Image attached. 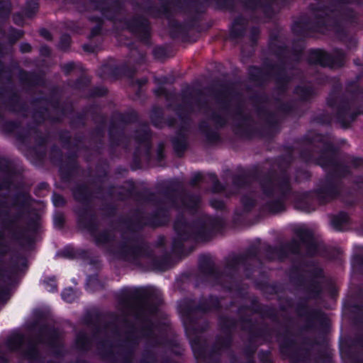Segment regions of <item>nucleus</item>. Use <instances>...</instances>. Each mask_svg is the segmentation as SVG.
I'll list each match as a JSON object with an SVG mask.
<instances>
[{"mask_svg":"<svg viewBox=\"0 0 363 363\" xmlns=\"http://www.w3.org/2000/svg\"><path fill=\"white\" fill-rule=\"evenodd\" d=\"M300 266H293L290 271V281L297 287L303 290L306 296L299 298L295 306L297 315L305 318L306 330H315L318 328L323 333H327L330 328V320L325 312L320 308H311L308 305L310 300H318L321 298L323 289L322 283L318 279L325 277L323 269L320 267H315L306 271L310 274V278L306 280L302 274Z\"/></svg>","mask_w":363,"mask_h":363,"instance_id":"f257e3e1","label":"nucleus"},{"mask_svg":"<svg viewBox=\"0 0 363 363\" xmlns=\"http://www.w3.org/2000/svg\"><path fill=\"white\" fill-rule=\"evenodd\" d=\"M274 333L276 334L277 340L279 342V347L281 354L289 359L291 363H305L308 354V349H294L296 346V340L294 335L288 326H284L282 333L271 328L268 323H262L256 330H254V325L251 321V363H255L254 354L255 347L252 345V338L257 337L266 343H272Z\"/></svg>","mask_w":363,"mask_h":363,"instance_id":"f03ea898","label":"nucleus"},{"mask_svg":"<svg viewBox=\"0 0 363 363\" xmlns=\"http://www.w3.org/2000/svg\"><path fill=\"white\" fill-rule=\"evenodd\" d=\"M295 234L300 241L295 238L281 243L279 245H266L262 247V251L264 258L270 262H284L290 255L301 256V245L303 244L306 248V255L313 257L318 252V245L314 239L313 233L308 228H298Z\"/></svg>","mask_w":363,"mask_h":363,"instance_id":"7ed1b4c3","label":"nucleus"},{"mask_svg":"<svg viewBox=\"0 0 363 363\" xmlns=\"http://www.w3.org/2000/svg\"><path fill=\"white\" fill-rule=\"evenodd\" d=\"M277 174L268 171L260 179V187L265 197L269 199L262 206V211L271 214H277L286 210V202L290 196L292 188L287 177L279 178Z\"/></svg>","mask_w":363,"mask_h":363,"instance_id":"20e7f679","label":"nucleus"},{"mask_svg":"<svg viewBox=\"0 0 363 363\" xmlns=\"http://www.w3.org/2000/svg\"><path fill=\"white\" fill-rule=\"evenodd\" d=\"M221 225V220L207 217L199 218L191 225L181 218L176 220L174 230L182 240L192 237L198 241H206L211 238L213 232Z\"/></svg>","mask_w":363,"mask_h":363,"instance_id":"39448f33","label":"nucleus"},{"mask_svg":"<svg viewBox=\"0 0 363 363\" xmlns=\"http://www.w3.org/2000/svg\"><path fill=\"white\" fill-rule=\"evenodd\" d=\"M270 79H274L276 90L279 94H284L287 91L291 78L286 72V62L279 61L278 63H274L267 60L264 61L263 68L259 69L257 75L251 72V82L257 80L260 84H263Z\"/></svg>","mask_w":363,"mask_h":363,"instance_id":"423d86ee","label":"nucleus"},{"mask_svg":"<svg viewBox=\"0 0 363 363\" xmlns=\"http://www.w3.org/2000/svg\"><path fill=\"white\" fill-rule=\"evenodd\" d=\"M296 145L303 147H315L321 145L320 156L317 159H339V147L331 142L328 135L315 131H308L294 140ZM300 159H313L310 152H303Z\"/></svg>","mask_w":363,"mask_h":363,"instance_id":"0eeeda50","label":"nucleus"},{"mask_svg":"<svg viewBox=\"0 0 363 363\" xmlns=\"http://www.w3.org/2000/svg\"><path fill=\"white\" fill-rule=\"evenodd\" d=\"M357 311L354 323L359 331L345 347L340 348L342 357L346 363H363V301L354 305Z\"/></svg>","mask_w":363,"mask_h":363,"instance_id":"6e6552de","label":"nucleus"},{"mask_svg":"<svg viewBox=\"0 0 363 363\" xmlns=\"http://www.w3.org/2000/svg\"><path fill=\"white\" fill-rule=\"evenodd\" d=\"M157 304L152 292L146 289H138L123 301V307L127 313L142 320L143 315L155 313Z\"/></svg>","mask_w":363,"mask_h":363,"instance_id":"1a4fd4ad","label":"nucleus"},{"mask_svg":"<svg viewBox=\"0 0 363 363\" xmlns=\"http://www.w3.org/2000/svg\"><path fill=\"white\" fill-rule=\"evenodd\" d=\"M347 55L341 48H335L330 53L322 48H310L307 52V62L311 65L337 69L346 63Z\"/></svg>","mask_w":363,"mask_h":363,"instance_id":"9d476101","label":"nucleus"},{"mask_svg":"<svg viewBox=\"0 0 363 363\" xmlns=\"http://www.w3.org/2000/svg\"><path fill=\"white\" fill-rule=\"evenodd\" d=\"M315 196L321 205L327 204L337 199L341 194V185L326 175L320 179L313 190Z\"/></svg>","mask_w":363,"mask_h":363,"instance_id":"9b49d317","label":"nucleus"},{"mask_svg":"<svg viewBox=\"0 0 363 363\" xmlns=\"http://www.w3.org/2000/svg\"><path fill=\"white\" fill-rule=\"evenodd\" d=\"M257 114L262 123V132L263 135L273 138L279 133L281 129L282 121L275 111L266 106H259L257 108Z\"/></svg>","mask_w":363,"mask_h":363,"instance_id":"f8f14e48","label":"nucleus"},{"mask_svg":"<svg viewBox=\"0 0 363 363\" xmlns=\"http://www.w3.org/2000/svg\"><path fill=\"white\" fill-rule=\"evenodd\" d=\"M306 163L314 162L315 164L323 168L330 167L327 172L326 176L334 181H337L342 185V179L346 178L351 174L350 167L342 162V160H303Z\"/></svg>","mask_w":363,"mask_h":363,"instance_id":"ddd939ff","label":"nucleus"},{"mask_svg":"<svg viewBox=\"0 0 363 363\" xmlns=\"http://www.w3.org/2000/svg\"><path fill=\"white\" fill-rule=\"evenodd\" d=\"M289 0H251V22L253 20V13L259 9L264 18L271 21L276 15L274 6L284 8L288 6Z\"/></svg>","mask_w":363,"mask_h":363,"instance_id":"4468645a","label":"nucleus"},{"mask_svg":"<svg viewBox=\"0 0 363 363\" xmlns=\"http://www.w3.org/2000/svg\"><path fill=\"white\" fill-rule=\"evenodd\" d=\"M119 257L130 262H135L139 259H145L150 255V252L145 246H139L132 241H128L114 252Z\"/></svg>","mask_w":363,"mask_h":363,"instance_id":"2eb2a0df","label":"nucleus"},{"mask_svg":"<svg viewBox=\"0 0 363 363\" xmlns=\"http://www.w3.org/2000/svg\"><path fill=\"white\" fill-rule=\"evenodd\" d=\"M291 30L292 33L298 37L300 41H305L306 39L311 38L316 33L312 24V19L307 16H300L294 21L291 25Z\"/></svg>","mask_w":363,"mask_h":363,"instance_id":"dca6fc26","label":"nucleus"},{"mask_svg":"<svg viewBox=\"0 0 363 363\" xmlns=\"http://www.w3.org/2000/svg\"><path fill=\"white\" fill-rule=\"evenodd\" d=\"M360 115L363 116V109L352 111L350 100L343 99L337 113V123L344 128H349Z\"/></svg>","mask_w":363,"mask_h":363,"instance_id":"f3484780","label":"nucleus"},{"mask_svg":"<svg viewBox=\"0 0 363 363\" xmlns=\"http://www.w3.org/2000/svg\"><path fill=\"white\" fill-rule=\"evenodd\" d=\"M8 346L12 350H21L29 359H34L36 356L35 344L33 342L26 340L21 335H13L8 340Z\"/></svg>","mask_w":363,"mask_h":363,"instance_id":"a211bd4d","label":"nucleus"},{"mask_svg":"<svg viewBox=\"0 0 363 363\" xmlns=\"http://www.w3.org/2000/svg\"><path fill=\"white\" fill-rule=\"evenodd\" d=\"M256 297L251 295V315L257 313L262 318H268L274 323H279L278 312L275 307L268 304H256Z\"/></svg>","mask_w":363,"mask_h":363,"instance_id":"6ab92c4d","label":"nucleus"},{"mask_svg":"<svg viewBox=\"0 0 363 363\" xmlns=\"http://www.w3.org/2000/svg\"><path fill=\"white\" fill-rule=\"evenodd\" d=\"M342 86L340 83L334 84L326 98V104L331 109L335 111V116L337 121V113L343 99L350 100L345 94L342 93Z\"/></svg>","mask_w":363,"mask_h":363,"instance_id":"aec40b11","label":"nucleus"},{"mask_svg":"<svg viewBox=\"0 0 363 363\" xmlns=\"http://www.w3.org/2000/svg\"><path fill=\"white\" fill-rule=\"evenodd\" d=\"M315 196L313 190L306 191L300 194L296 199L295 206L302 211L310 213L315 210V203L313 199Z\"/></svg>","mask_w":363,"mask_h":363,"instance_id":"412c9836","label":"nucleus"},{"mask_svg":"<svg viewBox=\"0 0 363 363\" xmlns=\"http://www.w3.org/2000/svg\"><path fill=\"white\" fill-rule=\"evenodd\" d=\"M293 92L298 97V101L306 104H311L318 95L315 89L311 85H296Z\"/></svg>","mask_w":363,"mask_h":363,"instance_id":"4be33fe9","label":"nucleus"},{"mask_svg":"<svg viewBox=\"0 0 363 363\" xmlns=\"http://www.w3.org/2000/svg\"><path fill=\"white\" fill-rule=\"evenodd\" d=\"M257 288L264 294L277 295L284 291L282 285L277 281H260L257 284Z\"/></svg>","mask_w":363,"mask_h":363,"instance_id":"5701e85b","label":"nucleus"},{"mask_svg":"<svg viewBox=\"0 0 363 363\" xmlns=\"http://www.w3.org/2000/svg\"><path fill=\"white\" fill-rule=\"evenodd\" d=\"M268 50L270 53L277 57L279 62H285L287 54L289 52V47L286 44L268 43Z\"/></svg>","mask_w":363,"mask_h":363,"instance_id":"b1692460","label":"nucleus"},{"mask_svg":"<svg viewBox=\"0 0 363 363\" xmlns=\"http://www.w3.org/2000/svg\"><path fill=\"white\" fill-rule=\"evenodd\" d=\"M349 222L348 214L345 211H340L337 214L333 216L330 223L333 229L336 231H342L343 228Z\"/></svg>","mask_w":363,"mask_h":363,"instance_id":"393cba45","label":"nucleus"},{"mask_svg":"<svg viewBox=\"0 0 363 363\" xmlns=\"http://www.w3.org/2000/svg\"><path fill=\"white\" fill-rule=\"evenodd\" d=\"M275 101L279 103L277 110L285 116L298 114L299 108L295 104L288 101H282L279 98H276Z\"/></svg>","mask_w":363,"mask_h":363,"instance_id":"a878e982","label":"nucleus"},{"mask_svg":"<svg viewBox=\"0 0 363 363\" xmlns=\"http://www.w3.org/2000/svg\"><path fill=\"white\" fill-rule=\"evenodd\" d=\"M238 319L237 322V325L240 326L242 330H248L250 328V323L248 319L249 315V308L248 307H242L239 308L238 313Z\"/></svg>","mask_w":363,"mask_h":363,"instance_id":"bb28decb","label":"nucleus"},{"mask_svg":"<svg viewBox=\"0 0 363 363\" xmlns=\"http://www.w3.org/2000/svg\"><path fill=\"white\" fill-rule=\"evenodd\" d=\"M247 259V255H239L234 256L227 261L226 268L228 269H237L240 266L246 264Z\"/></svg>","mask_w":363,"mask_h":363,"instance_id":"cd10ccee","label":"nucleus"},{"mask_svg":"<svg viewBox=\"0 0 363 363\" xmlns=\"http://www.w3.org/2000/svg\"><path fill=\"white\" fill-rule=\"evenodd\" d=\"M182 206L186 208H194L199 203L198 196H185L179 198Z\"/></svg>","mask_w":363,"mask_h":363,"instance_id":"c85d7f7f","label":"nucleus"},{"mask_svg":"<svg viewBox=\"0 0 363 363\" xmlns=\"http://www.w3.org/2000/svg\"><path fill=\"white\" fill-rule=\"evenodd\" d=\"M94 236L96 242L98 245L108 243L113 238L112 233H111L110 231H103L99 233H94Z\"/></svg>","mask_w":363,"mask_h":363,"instance_id":"c756f323","label":"nucleus"},{"mask_svg":"<svg viewBox=\"0 0 363 363\" xmlns=\"http://www.w3.org/2000/svg\"><path fill=\"white\" fill-rule=\"evenodd\" d=\"M259 363H274L270 350H260L257 353Z\"/></svg>","mask_w":363,"mask_h":363,"instance_id":"7c9ffc66","label":"nucleus"},{"mask_svg":"<svg viewBox=\"0 0 363 363\" xmlns=\"http://www.w3.org/2000/svg\"><path fill=\"white\" fill-rule=\"evenodd\" d=\"M76 345L80 350H86L88 348L89 340L84 333L80 332L77 335Z\"/></svg>","mask_w":363,"mask_h":363,"instance_id":"2f4dec72","label":"nucleus"},{"mask_svg":"<svg viewBox=\"0 0 363 363\" xmlns=\"http://www.w3.org/2000/svg\"><path fill=\"white\" fill-rule=\"evenodd\" d=\"M74 198L78 201H84L87 198L88 190L84 186H77L73 191Z\"/></svg>","mask_w":363,"mask_h":363,"instance_id":"473e14b6","label":"nucleus"},{"mask_svg":"<svg viewBox=\"0 0 363 363\" xmlns=\"http://www.w3.org/2000/svg\"><path fill=\"white\" fill-rule=\"evenodd\" d=\"M314 121L318 124L330 125L332 123V116L330 113L323 112L317 115Z\"/></svg>","mask_w":363,"mask_h":363,"instance_id":"72a5a7b5","label":"nucleus"},{"mask_svg":"<svg viewBox=\"0 0 363 363\" xmlns=\"http://www.w3.org/2000/svg\"><path fill=\"white\" fill-rule=\"evenodd\" d=\"M210 301L211 303H207L206 301L201 303L198 306V310L205 312L210 310L211 308H216L218 306V301L216 298H211Z\"/></svg>","mask_w":363,"mask_h":363,"instance_id":"f704fd0d","label":"nucleus"},{"mask_svg":"<svg viewBox=\"0 0 363 363\" xmlns=\"http://www.w3.org/2000/svg\"><path fill=\"white\" fill-rule=\"evenodd\" d=\"M315 363H333L332 357L328 352L322 351L318 354Z\"/></svg>","mask_w":363,"mask_h":363,"instance_id":"c9c22d12","label":"nucleus"},{"mask_svg":"<svg viewBox=\"0 0 363 363\" xmlns=\"http://www.w3.org/2000/svg\"><path fill=\"white\" fill-rule=\"evenodd\" d=\"M152 323L150 320H146L143 325L140 333L143 336H151L154 333L152 330Z\"/></svg>","mask_w":363,"mask_h":363,"instance_id":"e433bc0d","label":"nucleus"},{"mask_svg":"<svg viewBox=\"0 0 363 363\" xmlns=\"http://www.w3.org/2000/svg\"><path fill=\"white\" fill-rule=\"evenodd\" d=\"M304 46L296 45L294 43V48L292 49V55L296 57V61L299 62L301 57L303 55Z\"/></svg>","mask_w":363,"mask_h":363,"instance_id":"4c0bfd02","label":"nucleus"},{"mask_svg":"<svg viewBox=\"0 0 363 363\" xmlns=\"http://www.w3.org/2000/svg\"><path fill=\"white\" fill-rule=\"evenodd\" d=\"M48 338L45 342L48 343L51 346H55L57 344V339L58 338V334L56 331H50L47 334ZM41 341H44L42 340Z\"/></svg>","mask_w":363,"mask_h":363,"instance_id":"58836bf2","label":"nucleus"},{"mask_svg":"<svg viewBox=\"0 0 363 363\" xmlns=\"http://www.w3.org/2000/svg\"><path fill=\"white\" fill-rule=\"evenodd\" d=\"M53 203L57 207L62 206L65 204V199L59 194H55L52 197Z\"/></svg>","mask_w":363,"mask_h":363,"instance_id":"ea45409f","label":"nucleus"},{"mask_svg":"<svg viewBox=\"0 0 363 363\" xmlns=\"http://www.w3.org/2000/svg\"><path fill=\"white\" fill-rule=\"evenodd\" d=\"M362 76L357 75L355 79L349 80L346 83V90L350 89H354V87H357L358 86H360L359 84V81L361 79Z\"/></svg>","mask_w":363,"mask_h":363,"instance_id":"a19ab883","label":"nucleus"},{"mask_svg":"<svg viewBox=\"0 0 363 363\" xmlns=\"http://www.w3.org/2000/svg\"><path fill=\"white\" fill-rule=\"evenodd\" d=\"M210 179L213 184V190L215 192H219L223 189V186L219 184L216 177L213 174L210 175Z\"/></svg>","mask_w":363,"mask_h":363,"instance_id":"79ce46f5","label":"nucleus"},{"mask_svg":"<svg viewBox=\"0 0 363 363\" xmlns=\"http://www.w3.org/2000/svg\"><path fill=\"white\" fill-rule=\"evenodd\" d=\"M257 33V28L255 26H251V48L255 46L257 40L255 35ZM253 55V52L251 50V57Z\"/></svg>","mask_w":363,"mask_h":363,"instance_id":"37998d69","label":"nucleus"},{"mask_svg":"<svg viewBox=\"0 0 363 363\" xmlns=\"http://www.w3.org/2000/svg\"><path fill=\"white\" fill-rule=\"evenodd\" d=\"M230 337L228 336H226L225 338L218 339L217 344L219 345V349H220V348H225V347H228V345H230Z\"/></svg>","mask_w":363,"mask_h":363,"instance_id":"c03bdc74","label":"nucleus"},{"mask_svg":"<svg viewBox=\"0 0 363 363\" xmlns=\"http://www.w3.org/2000/svg\"><path fill=\"white\" fill-rule=\"evenodd\" d=\"M64 216L60 213H57L55 216L54 221L55 224L57 227H61L64 223Z\"/></svg>","mask_w":363,"mask_h":363,"instance_id":"a18cd8bd","label":"nucleus"},{"mask_svg":"<svg viewBox=\"0 0 363 363\" xmlns=\"http://www.w3.org/2000/svg\"><path fill=\"white\" fill-rule=\"evenodd\" d=\"M279 40H280V36H279V33L273 32L269 34L268 43H277L278 42H279Z\"/></svg>","mask_w":363,"mask_h":363,"instance_id":"49530a36","label":"nucleus"},{"mask_svg":"<svg viewBox=\"0 0 363 363\" xmlns=\"http://www.w3.org/2000/svg\"><path fill=\"white\" fill-rule=\"evenodd\" d=\"M346 91H347V92H348L349 94H350L352 96H356V95L363 94V89L360 86L354 87V89L351 88Z\"/></svg>","mask_w":363,"mask_h":363,"instance_id":"de8ad7c7","label":"nucleus"},{"mask_svg":"<svg viewBox=\"0 0 363 363\" xmlns=\"http://www.w3.org/2000/svg\"><path fill=\"white\" fill-rule=\"evenodd\" d=\"M202 180V176L201 174H195L191 180V185L195 186Z\"/></svg>","mask_w":363,"mask_h":363,"instance_id":"09e8293b","label":"nucleus"},{"mask_svg":"<svg viewBox=\"0 0 363 363\" xmlns=\"http://www.w3.org/2000/svg\"><path fill=\"white\" fill-rule=\"evenodd\" d=\"M135 330L134 328H131L128 333L127 334L125 335V339L128 342H131V341H133L134 340V336H135Z\"/></svg>","mask_w":363,"mask_h":363,"instance_id":"8fccbe9b","label":"nucleus"},{"mask_svg":"<svg viewBox=\"0 0 363 363\" xmlns=\"http://www.w3.org/2000/svg\"><path fill=\"white\" fill-rule=\"evenodd\" d=\"M211 205L216 208H220L223 207V203L220 201H211Z\"/></svg>","mask_w":363,"mask_h":363,"instance_id":"3c124183","label":"nucleus"},{"mask_svg":"<svg viewBox=\"0 0 363 363\" xmlns=\"http://www.w3.org/2000/svg\"><path fill=\"white\" fill-rule=\"evenodd\" d=\"M287 148V151L289 152V157L288 159H294L292 156L293 155V152H294V147L293 145H289L286 147Z\"/></svg>","mask_w":363,"mask_h":363,"instance_id":"603ef678","label":"nucleus"},{"mask_svg":"<svg viewBox=\"0 0 363 363\" xmlns=\"http://www.w3.org/2000/svg\"><path fill=\"white\" fill-rule=\"evenodd\" d=\"M104 333L106 335V336H109V333H111V335H117V333L116 330H113L112 329H110L109 328H106L105 329Z\"/></svg>","mask_w":363,"mask_h":363,"instance_id":"864d4df0","label":"nucleus"},{"mask_svg":"<svg viewBox=\"0 0 363 363\" xmlns=\"http://www.w3.org/2000/svg\"><path fill=\"white\" fill-rule=\"evenodd\" d=\"M259 101L262 102V103H268L269 102V98L267 95H262L259 96Z\"/></svg>","mask_w":363,"mask_h":363,"instance_id":"5fc2aeb1","label":"nucleus"},{"mask_svg":"<svg viewBox=\"0 0 363 363\" xmlns=\"http://www.w3.org/2000/svg\"><path fill=\"white\" fill-rule=\"evenodd\" d=\"M284 301L288 307H292L293 300L291 298L286 297Z\"/></svg>","mask_w":363,"mask_h":363,"instance_id":"6e6d98bb","label":"nucleus"},{"mask_svg":"<svg viewBox=\"0 0 363 363\" xmlns=\"http://www.w3.org/2000/svg\"><path fill=\"white\" fill-rule=\"evenodd\" d=\"M355 184H363V176H359L356 178Z\"/></svg>","mask_w":363,"mask_h":363,"instance_id":"4d7b16f0","label":"nucleus"},{"mask_svg":"<svg viewBox=\"0 0 363 363\" xmlns=\"http://www.w3.org/2000/svg\"><path fill=\"white\" fill-rule=\"evenodd\" d=\"M252 193V191L251 190V194ZM255 203H256V201L255 199L253 198L252 195L251 194V201H250V203H251V209L255 206Z\"/></svg>","mask_w":363,"mask_h":363,"instance_id":"13d9d810","label":"nucleus"},{"mask_svg":"<svg viewBox=\"0 0 363 363\" xmlns=\"http://www.w3.org/2000/svg\"><path fill=\"white\" fill-rule=\"evenodd\" d=\"M21 50L23 52H27V51L30 50V45H22Z\"/></svg>","mask_w":363,"mask_h":363,"instance_id":"bf43d9fd","label":"nucleus"},{"mask_svg":"<svg viewBox=\"0 0 363 363\" xmlns=\"http://www.w3.org/2000/svg\"><path fill=\"white\" fill-rule=\"evenodd\" d=\"M242 203L245 206V208L246 211H247V207H248V201H247V199H242Z\"/></svg>","mask_w":363,"mask_h":363,"instance_id":"052dcab7","label":"nucleus"},{"mask_svg":"<svg viewBox=\"0 0 363 363\" xmlns=\"http://www.w3.org/2000/svg\"><path fill=\"white\" fill-rule=\"evenodd\" d=\"M250 255H251V259L254 258L256 256V253H255V249H254V247H253L252 244H251V252H250Z\"/></svg>","mask_w":363,"mask_h":363,"instance_id":"680f3d73","label":"nucleus"},{"mask_svg":"<svg viewBox=\"0 0 363 363\" xmlns=\"http://www.w3.org/2000/svg\"><path fill=\"white\" fill-rule=\"evenodd\" d=\"M357 259H358L359 263L360 264L363 265V256H359V257H358Z\"/></svg>","mask_w":363,"mask_h":363,"instance_id":"e2e57ef3","label":"nucleus"},{"mask_svg":"<svg viewBox=\"0 0 363 363\" xmlns=\"http://www.w3.org/2000/svg\"><path fill=\"white\" fill-rule=\"evenodd\" d=\"M353 162H354V164L356 165H359L362 162L363 160H352Z\"/></svg>","mask_w":363,"mask_h":363,"instance_id":"0e129e2a","label":"nucleus"},{"mask_svg":"<svg viewBox=\"0 0 363 363\" xmlns=\"http://www.w3.org/2000/svg\"><path fill=\"white\" fill-rule=\"evenodd\" d=\"M253 122H254V121H253L252 118L251 117V129H250L251 136L252 135V133H253V127H252Z\"/></svg>","mask_w":363,"mask_h":363,"instance_id":"69168bd1","label":"nucleus"},{"mask_svg":"<svg viewBox=\"0 0 363 363\" xmlns=\"http://www.w3.org/2000/svg\"><path fill=\"white\" fill-rule=\"evenodd\" d=\"M203 260L206 261V262H208L209 261V259L207 257H203L201 259V262H203Z\"/></svg>","mask_w":363,"mask_h":363,"instance_id":"338daca9","label":"nucleus"},{"mask_svg":"<svg viewBox=\"0 0 363 363\" xmlns=\"http://www.w3.org/2000/svg\"><path fill=\"white\" fill-rule=\"evenodd\" d=\"M250 69H251V71L252 70H255V69H258V68L256 66H254V65H251Z\"/></svg>","mask_w":363,"mask_h":363,"instance_id":"774afa93","label":"nucleus"}]
</instances>
